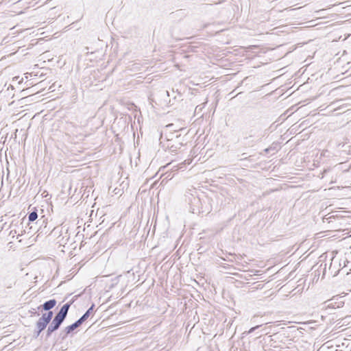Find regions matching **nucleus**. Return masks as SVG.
I'll return each mask as SVG.
<instances>
[{
    "label": "nucleus",
    "mask_w": 351,
    "mask_h": 351,
    "mask_svg": "<svg viewBox=\"0 0 351 351\" xmlns=\"http://www.w3.org/2000/svg\"><path fill=\"white\" fill-rule=\"evenodd\" d=\"M63 322V320L55 316L47 328V337H50L53 332L59 329Z\"/></svg>",
    "instance_id": "obj_1"
},
{
    "label": "nucleus",
    "mask_w": 351,
    "mask_h": 351,
    "mask_svg": "<svg viewBox=\"0 0 351 351\" xmlns=\"http://www.w3.org/2000/svg\"><path fill=\"white\" fill-rule=\"evenodd\" d=\"M178 138L179 136H176V140L167 139V147L171 152H176L183 146V143L178 141Z\"/></svg>",
    "instance_id": "obj_2"
},
{
    "label": "nucleus",
    "mask_w": 351,
    "mask_h": 351,
    "mask_svg": "<svg viewBox=\"0 0 351 351\" xmlns=\"http://www.w3.org/2000/svg\"><path fill=\"white\" fill-rule=\"evenodd\" d=\"M75 299H72L71 302H67L64 304L60 311L56 314L55 316L58 317L60 319L64 321L65 318L66 317V315L68 314V311L69 310V308L71 305L74 302Z\"/></svg>",
    "instance_id": "obj_3"
},
{
    "label": "nucleus",
    "mask_w": 351,
    "mask_h": 351,
    "mask_svg": "<svg viewBox=\"0 0 351 351\" xmlns=\"http://www.w3.org/2000/svg\"><path fill=\"white\" fill-rule=\"evenodd\" d=\"M56 303L57 302L55 299H51L48 301H46L45 302H44L43 304L39 306L38 307V309L48 311L52 309L56 306Z\"/></svg>",
    "instance_id": "obj_4"
},
{
    "label": "nucleus",
    "mask_w": 351,
    "mask_h": 351,
    "mask_svg": "<svg viewBox=\"0 0 351 351\" xmlns=\"http://www.w3.org/2000/svg\"><path fill=\"white\" fill-rule=\"evenodd\" d=\"M77 328L75 327L74 324H72L68 326H66L63 330H62L60 333V337L62 340H64L66 339L68 335L74 331Z\"/></svg>",
    "instance_id": "obj_5"
},
{
    "label": "nucleus",
    "mask_w": 351,
    "mask_h": 351,
    "mask_svg": "<svg viewBox=\"0 0 351 351\" xmlns=\"http://www.w3.org/2000/svg\"><path fill=\"white\" fill-rule=\"evenodd\" d=\"M95 304H92L91 306L85 312V313L81 317L84 321H86L93 311Z\"/></svg>",
    "instance_id": "obj_6"
},
{
    "label": "nucleus",
    "mask_w": 351,
    "mask_h": 351,
    "mask_svg": "<svg viewBox=\"0 0 351 351\" xmlns=\"http://www.w3.org/2000/svg\"><path fill=\"white\" fill-rule=\"evenodd\" d=\"M42 315L47 319V321L50 322L52 319L53 313L51 311H48L47 313H43Z\"/></svg>",
    "instance_id": "obj_7"
},
{
    "label": "nucleus",
    "mask_w": 351,
    "mask_h": 351,
    "mask_svg": "<svg viewBox=\"0 0 351 351\" xmlns=\"http://www.w3.org/2000/svg\"><path fill=\"white\" fill-rule=\"evenodd\" d=\"M38 218V214H37V211L35 210V211H32V213H30L28 215V220L29 221H35L36 219Z\"/></svg>",
    "instance_id": "obj_8"
},
{
    "label": "nucleus",
    "mask_w": 351,
    "mask_h": 351,
    "mask_svg": "<svg viewBox=\"0 0 351 351\" xmlns=\"http://www.w3.org/2000/svg\"><path fill=\"white\" fill-rule=\"evenodd\" d=\"M47 326L43 325V324H40L37 322L36 324V328L38 329V334H40L42 331H43L46 328Z\"/></svg>",
    "instance_id": "obj_9"
},
{
    "label": "nucleus",
    "mask_w": 351,
    "mask_h": 351,
    "mask_svg": "<svg viewBox=\"0 0 351 351\" xmlns=\"http://www.w3.org/2000/svg\"><path fill=\"white\" fill-rule=\"evenodd\" d=\"M190 204L191 205H197L199 203L200 200L198 197L191 195V198H189Z\"/></svg>",
    "instance_id": "obj_10"
},
{
    "label": "nucleus",
    "mask_w": 351,
    "mask_h": 351,
    "mask_svg": "<svg viewBox=\"0 0 351 351\" xmlns=\"http://www.w3.org/2000/svg\"><path fill=\"white\" fill-rule=\"evenodd\" d=\"M263 324H258L254 327H252L248 331L245 332L243 334H250L253 332H254L256 329L259 328L261 326H262Z\"/></svg>",
    "instance_id": "obj_11"
},
{
    "label": "nucleus",
    "mask_w": 351,
    "mask_h": 351,
    "mask_svg": "<svg viewBox=\"0 0 351 351\" xmlns=\"http://www.w3.org/2000/svg\"><path fill=\"white\" fill-rule=\"evenodd\" d=\"M37 322H40V324H43V325H45L47 326L49 324V322L47 321V319L44 317H43V315L41 316V317L39 318V319Z\"/></svg>",
    "instance_id": "obj_12"
},
{
    "label": "nucleus",
    "mask_w": 351,
    "mask_h": 351,
    "mask_svg": "<svg viewBox=\"0 0 351 351\" xmlns=\"http://www.w3.org/2000/svg\"><path fill=\"white\" fill-rule=\"evenodd\" d=\"M85 321L80 317L79 319H77L76 322H75L73 324H75V327L77 328L79 326H80L83 322Z\"/></svg>",
    "instance_id": "obj_13"
},
{
    "label": "nucleus",
    "mask_w": 351,
    "mask_h": 351,
    "mask_svg": "<svg viewBox=\"0 0 351 351\" xmlns=\"http://www.w3.org/2000/svg\"><path fill=\"white\" fill-rule=\"evenodd\" d=\"M256 318H257V316L256 315H254L252 318H251V322L252 324H255L257 322V320H256Z\"/></svg>",
    "instance_id": "obj_14"
},
{
    "label": "nucleus",
    "mask_w": 351,
    "mask_h": 351,
    "mask_svg": "<svg viewBox=\"0 0 351 351\" xmlns=\"http://www.w3.org/2000/svg\"><path fill=\"white\" fill-rule=\"evenodd\" d=\"M34 335L36 338H37L40 335V334H38V329H35L34 332Z\"/></svg>",
    "instance_id": "obj_15"
},
{
    "label": "nucleus",
    "mask_w": 351,
    "mask_h": 351,
    "mask_svg": "<svg viewBox=\"0 0 351 351\" xmlns=\"http://www.w3.org/2000/svg\"><path fill=\"white\" fill-rule=\"evenodd\" d=\"M30 313L32 314H37V315H38L39 314L36 313V309L35 308H32L31 311H29Z\"/></svg>",
    "instance_id": "obj_16"
},
{
    "label": "nucleus",
    "mask_w": 351,
    "mask_h": 351,
    "mask_svg": "<svg viewBox=\"0 0 351 351\" xmlns=\"http://www.w3.org/2000/svg\"><path fill=\"white\" fill-rule=\"evenodd\" d=\"M332 217H334V216H333V215L330 216V217H325L324 218V220H325V219L328 220V219H331V218H332Z\"/></svg>",
    "instance_id": "obj_17"
},
{
    "label": "nucleus",
    "mask_w": 351,
    "mask_h": 351,
    "mask_svg": "<svg viewBox=\"0 0 351 351\" xmlns=\"http://www.w3.org/2000/svg\"><path fill=\"white\" fill-rule=\"evenodd\" d=\"M191 212H192L193 213H195L196 209H195V208H193V207H192V206H191Z\"/></svg>",
    "instance_id": "obj_18"
},
{
    "label": "nucleus",
    "mask_w": 351,
    "mask_h": 351,
    "mask_svg": "<svg viewBox=\"0 0 351 351\" xmlns=\"http://www.w3.org/2000/svg\"><path fill=\"white\" fill-rule=\"evenodd\" d=\"M242 156H243L244 158H241V160L246 159V158H247V157H245V153H243Z\"/></svg>",
    "instance_id": "obj_19"
},
{
    "label": "nucleus",
    "mask_w": 351,
    "mask_h": 351,
    "mask_svg": "<svg viewBox=\"0 0 351 351\" xmlns=\"http://www.w3.org/2000/svg\"><path fill=\"white\" fill-rule=\"evenodd\" d=\"M242 156H243L244 158H241V160L246 159V158H247V157H245V153H243Z\"/></svg>",
    "instance_id": "obj_20"
},
{
    "label": "nucleus",
    "mask_w": 351,
    "mask_h": 351,
    "mask_svg": "<svg viewBox=\"0 0 351 351\" xmlns=\"http://www.w3.org/2000/svg\"><path fill=\"white\" fill-rule=\"evenodd\" d=\"M242 156H243L244 158H241V160L246 159V158H247V157H245V153H243Z\"/></svg>",
    "instance_id": "obj_21"
},
{
    "label": "nucleus",
    "mask_w": 351,
    "mask_h": 351,
    "mask_svg": "<svg viewBox=\"0 0 351 351\" xmlns=\"http://www.w3.org/2000/svg\"><path fill=\"white\" fill-rule=\"evenodd\" d=\"M117 189H114V191H116L115 194H118L120 192V189L117 190Z\"/></svg>",
    "instance_id": "obj_22"
},
{
    "label": "nucleus",
    "mask_w": 351,
    "mask_h": 351,
    "mask_svg": "<svg viewBox=\"0 0 351 351\" xmlns=\"http://www.w3.org/2000/svg\"><path fill=\"white\" fill-rule=\"evenodd\" d=\"M117 189H114V191H116L115 194H118L120 192V189L117 190Z\"/></svg>",
    "instance_id": "obj_23"
},
{
    "label": "nucleus",
    "mask_w": 351,
    "mask_h": 351,
    "mask_svg": "<svg viewBox=\"0 0 351 351\" xmlns=\"http://www.w3.org/2000/svg\"><path fill=\"white\" fill-rule=\"evenodd\" d=\"M117 189H114V191H116L115 194H118L120 192V189L117 190Z\"/></svg>",
    "instance_id": "obj_24"
},
{
    "label": "nucleus",
    "mask_w": 351,
    "mask_h": 351,
    "mask_svg": "<svg viewBox=\"0 0 351 351\" xmlns=\"http://www.w3.org/2000/svg\"><path fill=\"white\" fill-rule=\"evenodd\" d=\"M265 151L266 152H269V149H266Z\"/></svg>",
    "instance_id": "obj_25"
}]
</instances>
